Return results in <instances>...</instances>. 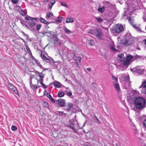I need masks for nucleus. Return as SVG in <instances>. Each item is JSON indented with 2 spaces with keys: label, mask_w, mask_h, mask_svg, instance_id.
I'll use <instances>...</instances> for the list:
<instances>
[{
  "label": "nucleus",
  "mask_w": 146,
  "mask_h": 146,
  "mask_svg": "<svg viewBox=\"0 0 146 146\" xmlns=\"http://www.w3.org/2000/svg\"><path fill=\"white\" fill-rule=\"evenodd\" d=\"M38 75L40 78L39 80H38L35 77V76H33L31 77L30 84L31 87L34 90L36 89L38 87V88L40 87V86L38 85L39 82L44 88H47V86L43 83V79L44 77V75L41 74V73H40Z\"/></svg>",
  "instance_id": "1"
},
{
  "label": "nucleus",
  "mask_w": 146,
  "mask_h": 146,
  "mask_svg": "<svg viewBox=\"0 0 146 146\" xmlns=\"http://www.w3.org/2000/svg\"><path fill=\"white\" fill-rule=\"evenodd\" d=\"M134 100L135 106L137 109L141 110L145 107L146 102L144 98L141 97H135Z\"/></svg>",
  "instance_id": "2"
},
{
  "label": "nucleus",
  "mask_w": 146,
  "mask_h": 146,
  "mask_svg": "<svg viewBox=\"0 0 146 146\" xmlns=\"http://www.w3.org/2000/svg\"><path fill=\"white\" fill-rule=\"evenodd\" d=\"M124 30V29L123 25L120 24H116L113 26L112 29V31L117 33H121Z\"/></svg>",
  "instance_id": "3"
},
{
  "label": "nucleus",
  "mask_w": 146,
  "mask_h": 146,
  "mask_svg": "<svg viewBox=\"0 0 146 146\" xmlns=\"http://www.w3.org/2000/svg\"><path fill=\"white\" fill-rule=\"evenodd\" d=\"M91 34L94 35L98 39L102 40L103 33L101 30L100 29H97L94 31V33H92Z\"/></svg>",
  "instance_id": "4"
},
{
  "label": "nucleus",
  "mask_w": 146,
  "mask_h": 146,
  "mask_svg": "<svg viewBox=\"0 0 146 146\" xmlns=\"http://www.w3.org/2000/svg\"><path fill=\"white\" fill-rule=\"evenodd\" d=\"M133 43V40L131 38H126L121 40V43L124 46H128L131 45Z\"/></svg>",
  "instance_id": "5"
},
{
  "label": "nucleus",
  "mask_w": 146,
  "mask_h": 146,
  "mask_svg": "<svg viewBox=\"0 0 146 146\" xmlns=\"http://www.w3.org/2000/svg\"><path fill=\"white\" fill-rule=\"evenodd\" d=\"M133 56L129 54H127L123 61V64L124 66H126L128 65L130 61L133 58Z\"/></svg>",
  "instance_id": "6"
},
{
  "label": "nucleus",
  "mask_w": 146,
  "mask_h": 146,
  "mask_svg": "<svg viewBox=\"0 0 146 146\" xmlns=\"http://www.w3.org/2000/svg\"><path fill=\"white\" fill-rule=\"evenodd\" d=\"M8 86L11 90L13 91L17 95L19 96L18 91L16 88L11 83L8 84Z\"/></svg>",
  "instance_id": "7"
},
{
  "label": "nucleus",
  "mask_w": 146,
  "mask_h": 146,
  "mask_svg": "<svg viewBox=\"0 0 146 146\" xmlns=\"http://www.w3.org/2000/svg\"><path fill=\"white\" fill-rule=\"evenodd\" d=\"M53 39L54 41V44H56L59 46H60L62 43V41L59 39L57 36L55 35H54L53 37Z\"/></svg>",
  "instance_id": "8"
},
{
  "label": "nucleus",
  "mask_w": 146,
  "mask_h": 146,
  "mask_svg": "<svg viewBox=\"0 0 146 146\" xmlns=\"http://www.w3.org/2000/svg\"><path fill=\"white\" fill-rule=\"evenodd\" d=\"M57 104L61 106L65 107V100H64L59 99L57 101Z\"/></svg>",
  "instance_id": "9"
},
{
  "label": "nucleus",
  "mask_w": 146,
  "mask_h": 146,
  "mask_svg": "<svg viewBox=\"0 0 146 146\" xmlns=\"http://www.w3.org/2000/svg\"><path fill=\"white\" fill-rule=\"evenodd\" d=\"M139 88H142L143 92L146 94V80L142 82V85L140 86Z\"/></svg>",
  "instance_id": "10"
},
{
  "label": "nucleus",
  "mask_w": 146,
  "mask_h": 146,
  "mask_svg": "<svg viewBox=\"0 0 146 146\" xmlns=\"http://www.w3.org/2000/svg\"><path fill=\"white\" fill-rule=\"evenodd\" d=\"M51 31H43L41 32H39L38 33V35L41 37H43L46 35L47 33H50Z\"/></svg>",
  "instance_id": "11"
},
{
  "label": "nucleus",
  "mask_w": 146,
  "mask_h": 146,
  "mask_svg": "<svg viewBox=\"0 0 146 146\" xmlns=\"http://www.w3.org/2000/svg\"><path fill=\"white\" fill-rule=\"evenodd\" d=\"M117 57L118 60L119 62H122L124 60V56L123 54H118L117 55Z\"/></svg>",
  "instance_id": "12"
},
{
  "label": "nucleus",
  "mask_w": 146,
  "mask_h": 146,
  "mask_svg": "<svg viewBox=\"0 0 146 146\" xmlns=\"http://www.w3.org/2000/svg\"><path fill=\"white\" fill-rule=\"evenodd\" d=\"M43 53H44V52H43L42 51H41L40 56L42 58L45 60H49L50 59L46 57Z\"/></svg>",
  "instance_id": "13"
},
{
  "label": "nucleus",
  "mask_w": 146,
  "mask_h": 146,
  "mask_svg": "<svg viewBox=\"0 0 146 146\" xmlns=\"http://www.w3.org/2000/svg\"><path fill=\"white\" fill-rule=\"evenodd\" d=\"M113 84L114 86V88H115L117 91L118 92L120 90V88L119 84L118 83V82H113Z\"/></svg>",
  "instance_id": "14"
},
{
  "label": "nucleus",
  "mask_w": 146,
  "mask_h": 146,
  "mask_svg": "<svg viewBox=\"0 0 146 146\" xmlns=\"http://www.w3.org/2000/svg\"><path fill=\"white\" fill-rule=\"evenodd\" d=\"M55 0H51L49 1L48 4V8L51 9L54 4L55 3Z\"/></svg>",
  "instance_id": "15"
},
{
  "label": "nucleus",
  "mask_w": 146,
  "mask_h": 146,
  "mask_svg": "<svg viewBox=\"0 0 146 146\" xmlns=\"http://www.w3.org/2000/svg\"><path fill=\"white\" fill-rule=\"evenodd\" d=\"M73 107V104L71 103L68 102L66 106V110L69 111Z\"/></svg>",
  "instance_id": "16"
},
{
  "label": "nucleus",
  "mask_w": 146,
  "mask_h": 146,
  "mask_svg": "<svg viewBox=\"0 0 146 146\" xmlns=\"http://www.w3.org/2000/svg\"><path fill=\"white\" fill-rule=\"evenodd\" d=\"M74 22V20L72 18L69 17L67 18L66 20V23H72Z\"/></svg>",
  "instance_id": "17"
},
{
  "label": "nucleus",
  "mask_w": 146,
  "mask_h": 146,
  "mask_svg": "<svg viewBox=\"0 0 146 146\" xmlns=\"http://www.w3.org/2000/svg\"><path fill=\"white\" fill-rule=\"evenodd\" d=\"M57 95L58 97H62L64 96V93L63 91H60L58 92Z\"/></svg>",
  "instance_id": "18"
},
{
  "label": "nucleus",
  "mask_w": 146,
  "mask_h": 146,
  "mask_svg": "<svg viewBox=\"0 0 146 146\" xmlns=\"http://www.w3.org/2000/svg\"><path fill=\"white\" fill-rule=\"evenodd\" d=\"M53 84L54 86L57 88H59L61 87L60 83L57 82L55 81L53 82Z\"/></svg>",
  "instance_id": "19"
},
{
  "label": "nucleus",
  "mask_w": 146,
  "mask_h": 146,
  "mask_svg": "<svg viewBox=\"0 0 146 146\" xmlns=\"http://www.w3.org/2000/svg\"><path fill=\"white\" fill-rule=\"evenodd\" d=\"M105 7L103 6L101 7H100L98 9V11L99 12L101 13H104L105 11Z\"/></svg>",
  "instance_id": "20"
},
{
  "label": "nucleus",
  "mask_w": 146,
  "mask_h": 146,
  "mask_svg": "<svg viewBox=\"0 0 146 146\" xmlns=\"http://www.w3.org/2000/svg\"><path fill=\"white\" fill-rule=\"evenodd\" d=\"M28 25L31 27H32L35 25V23L32 20H31L30 22H29Z\"/></svg>",
  "instance_id": "21"
},
{
  "label": "nucleus",
  "mask_w": 146,
  "mask_h": 146,
  "mask_svg": "<svg viewBox=\"0 0 146 146\" xmlns=\"http://www.w3.org/2000/svg\"><path fill=\"white\" fill-rule=\"evenodd\" d=\"M53 15L52 13L50 12H48L46 14V17L47 18H49L50 17L53 16Z\"/></svg>",
  "instance_id": "22"
},
{
  "label": "nucleus",
  "mask_w": 146,
  "mask_h": 146,
  "mask_svg": "<svg viewBox=\"0 0 146 146\" xmlns=\"http://www.w3.org/2000/svg\"><path fill=\"white\" fill-rule=\"evenodd\" d=\"M40 20L41 22L43 23L44 24H47L49 23H48V22L46 20H45L44 19L42 18V17L40 18Z\"/></svg>",
  "instance_id": "23"
},
{
  "label": "nucleus",
  "mask_w": 146,
  "mask_h": 146,
  "mask_svg": "<svg viewBox=\"0 0 146 146\" xmlns=\"http://www.w3.org/2000/svg\"><path fill=\"white\" fill-rule=\"evenodd\" d=\"M97 21L99 23L102 22L103 21V19L100 17H96Z\"/></svg>",
  "instance_id": "24"
},
{
  "label": "nucleus",
  "mask_w": 146,
  "mask_h": 146,
  "mask_svg": "<svg viewBox=\"0 0 146 146\" xmlns=\"http://www.w3.org/2000/svg\"><path fill=\"white\" fill-rule=\"evenodd\" d=\"M33 19H35V21H36L37 20L36 19H37V18H33L32 17H31L29 16H28V17H26L25 18V19L27 21H28L29 19H30L31 20H32Z\"/></svg>",
  "instance_id": "25"
},
{
  "label": "nucleus",
  "mask_w": 146,
  "mask_h": 146,
  "mask_svg": "<svg viewBox=\"0 0 146 146\" xmlns=\"http://www.w3.org/2000/svg\"><path fill=\"white\" fill-rule=\"evenodd\" d=\"M64 29L65 32L68 34H70L71 33V31L67 29L66 27H64Z\"/></svg>",
  "instance_id": "26"
},
{
  "label": "nucleus",
  "mask_w": 146,
  "mask_h": 146,
  "mask_svg": "<svg viewBox=\"0 0 146 146\" xmlns=\"http://www.w3.org/2000/svg\"><path fill=\"white\" fill-rule=\"evenodd\" d=\"M94 117L96 119V121H97V123L98 124H101L102 123L100 121V120L95 115H94Z\"/></svg>",
  "instance_id": "27"
},
{
  "label": "nucleus",
  "mask_w": 146,
  "mask_h": 146,
  "mask_svg": "<svg viewBox=\"0 0 146 146\" xmlns=\"http://www.w3.org/2000/svg\"><path fill=\"white\" fill-rule=\"evenodd\" d=\"M110 49L113 51L117 52L118 51V50L116 49L114 46H111L110 48Z\"/></svg>",
  "instance_id": "28"
},
{
  "label": "nucleus",
  "mask_w": 146,
  "mask_h": 146,
  "mask_svg": "<svg viewBox=\"0 0 146 146\" xmlns=\"http://www.w3.org/2000/svg\"><path fill=\"white\" fill-rule=\"evenodd\" d=\"M43 106L46 108H48V104L47 102H44L43 103Z\"/></svg>",
  "instance_id": "29"
},
{
  "label": "nucleus",
  "mask_w": 146,
  "mask_h": 146,
  "mask_svg": "<svg viewBox=\"0 0 146 146\" xmlns=\"http://www.w3.org/2000/svg\"><path fill=\"white\" fill-rule=\"evenodd\" d=\"M42 26V25L40 24L38 25L36 27V29L37 31H39V30L40 29L41 27Z\"/></svg>",
  "instance_id": "30"
},
{
  "label": "nucleus",
  "mask_w": 146,
  "mask_h": 146,
  "mask_svg": "<svg viewBox=\"0 0 146 146\" xmlns=\"http://www.w3.org/2000/svg\"><path fill=\"white\" fill-rule=\"evenodd\" d=\"M20 14L24 16L26 15V13L22 9L20 12H19Z\"/></svg>",
  "instance_id": "31"
},
{
  "label": "nucleus",
  "mask_w": 146,
  "mask_h": 146,
  "mask_svg": "<svg viewBox=\"0 0 146 146\" xmlns=\"http://www.w3.org/2000/svg\"><path fill=\"white\" fill-rule=\"evenodd\" d=\"M94 43V42L93 40H90L89 41V44L91 45H93Z\"/></svg>",
  "instance_id": "32"
},
{
  "label": "nucleus",
  "mask_w": 146,
  "mask_h": 146,
  "mask_svg": "<svg viewBox=\"0 0 146 146\" xmlns=\"http://www.w3.org/2000/svg\"><path fill=\"white\" fill-rule=\"evenodd\" d=\"M56 21L59 23H61L62 22L61 19L60 17H58L56 20Z\"/></svg>",
  "instance_id": "33"
},
{
  "label": "nucleus",
  "mask_w": 146,
  "mask_h": 146,
  "mask_svg": "<svg viewBox=\"0 0 146 146\" xmlns=\"http://www.w3.org/2000/svg\"><path fill=\"white\" fill-rule=\"evenodd\" d=\"M16 9L19 12H20L22 9L19 6H17L16 7Z\"/></svg>",
  "instance_id": "34"
},
{
  "label": "nucleus",
  "mask_w": 146,
  "mask_h": 146,
  "mask_svg": "<svg viewBox=\"0 0 146 146\" xmlns=\"http://www.w3.org/2000/svg\"><path fill=\"white\" fill-rule=\"evenodd\" d=\"M11 129L13 131H16L17 130V127L15 125H12Z\"/></svg>",
  "instance_id": "35"
},
{
  "label": "nucleus",
  "mask_w": 146,
  "mask_h": 146,
  "mask_svg": "<svg viewBox=\"0 0 146 146\" xmlns=\"http://www.w3.org/2000/svg\"><path fill=\"white\" fill-rule=\"evenodd\" d=\"M61 5L62 6L66 7H67L68 6L67 4L65 3L64 2H61Z\"/></svg>",
  "instance_id": "36"
},
{
  "label": "nucleus",
  "mask_w": 146,
  "mask_h": 146,
  "mask_svg": "<svg viewBox=\"0 0 146 146\" xmlns=\"http://www.w3.org/2000/svg\"><path fill=\"white\" fill-rule=\"evenodd\" d=\"M26 48L27 50V51L29 52V53L30 54H31V55H32V53H31V52L30 49H29V48L28 46H26Z\"/></svg>",
  "instance_id": "37"
},
{
  "label": "nucleus",
  "mask_w": 146,
  "mask_h": 146,
  "mask_svg": "<svg viewBox=\"0 0 146 146\" xmlns=\"http://www.w3.org/2000/svg\"><path fill=\"white\" fill-rule=\"evenodd\" d=\"M132 26L136 30H139V28L137 26H136V25L132 24Z\"/></svg>",
  "instance_id": "38"
},
{
  "label": "nucleus",
  "mask_w": 146,
  "mask_h": 146,
  "mask_svg": "<svg viewBox=\"0 0 146 146\" xmlns=\"http://www.w3.org/2000/svg\"><path fill=\"white\" fill-rule=\"evenodd\" d=\"M18 0H11V2L13 4H16L18 3Z\"/></svg>",
  "instance_id": "39"
},
{
  "label": "nucleus",
  "mask_w": 146,
  "mask_h": 146,
  "mask_svg": "<svg viewBox=\"0 0 146 146\" xmlns=\"http://www.w3.org/2000/svg\"><path fill=\"white\" fill-rule=\"evenodd\" d=\"M112 78L114 80H115V82H118V79L117 78L115 77L114 76L112 75Z\"/></svg>",
  "instance_id": "40"
},
{
  "label": "nucleus",
  "mask_w": 146,
  "mask_h": 146,
  "mask_svg": "<svg viewBox=\"0 0 146 146\" xmlns=\"http://www.w3.org/2000/svg\"><path fill=\"white\" fill-rule=\"evenodd\" d=\"M76 59H77L78 60V61L79 63H80L81 62L82 58L80 57L79 56L76 57Z\"/></svg>",
  "instance_id": "41"
},
{
  "label": "nucleus",
  "mask_w": 146,
  "mask_h": 146,
  "mask_svg": "<svg viewBox=\"0 0 146 146\" xmlns=\"http://www.w3.org/2000/svg\"><path fill=\"white\" fill-rule=\"evenodd\" d=\"M143 126L146 128V119L144 120L143 122Z\"/></svg>",
  "instance_id": "42"
},
{
  "label": "nucleus",
  "mask_w": 146,
  "mask_h": 146,
  "mask_svg": "<svg viewBox=\"0 0 146 146\" xmlns=\"http://www.w3.org/2000/svg\"><path fill=\"white\" fill-rule=\"evenodd\" d=\"M129 17H127V19H129V21L131 23H132V22H131V20L132 19V17H129Z\"/></svg>",
  "instance_id": "43"
},
{
  "label": "nucleus",
  "mask_w": 146,
  "mask_h": 146,
  "mask_svg": "<svg viewBox=\"0 0 146 146\" xmlns=\"http://www.w3.org/2000/svg\"><path fill=\"white\" fill-rule=\"evenodd\" d=\"M72 95V92H68L67 93V95L68 96H71Z\"/></svg>",
  "instance_id": "44"
},
{
  "label": "nucleus",
  "mask_w": 146,
  "mask_h": 146,
  "mask_svg": "<svg viewBox=\"0 0 146 146\" xmlns=\"http://www.w3.org/2000/svg\"><path fill=\"white\" fill-rule=\"evenodd\" d=\"M58 114L59 115H63V113L62 112L58 111Z\"/></svg>",
  "instance_id": "45"
},
{
  "label": "nucleus",
  "mask_w": 146,
  "mask_h": 146,
  "mask_svg": "<svg viewBox=\"0 0 146 146\" xmlns=\"http://www.w3.org/2000/svg\"><path fill=\"white\" fill-rule=\"evenodd\" d=\"M51 102H52L53 103H54L55 102V100L54 98H52L51 97L50 98V99Z\"/></svg>",
  "instance_id": "46"
},
{
  "label": "nucleus",
  "mask_w": 146,
  "mask_h": 146,
  "mask_svg": "<svg viewBox=\"0 0 146 146\" xmlns=\"http://www.w3.org/2000/svg\"><path fill=\"white\" fill-rule=\"evenodd\" d=\"M92 85L93 86V87L96 88V84L95 82H93L92 83Z\"/></svg>",
  "instance_id": "47"
},
{
  "label": "nucleus",
  "mask_w": 146,
  "mask_h": 146,
  "mask_svg": "<svg viewBox=\"0 0 146 146\" xmlns=\"http://www.w3.org/2000/svg\"><path fill=\"white\" fill-rule=\"evenodd\" d=\"M47 97L49 99H50V98L51 97V95L49 93H47Z\"/></svg>",
  "instance_id": "48"
},
{
  "label": "nucleus",
  "mask_w": 146,
  "mask_h": 146,
  "mask_svg": "<svg viewBox=\"0 0 146 146\" xmlns=\"http://www.w3.org/2000/svg\"><path fill=\"white\" fill-rule=\"evenodd\" d=\"M71 128L74 130V131L76 133H78V132L75 129V128L74 127H71Z\"/></svg>",
  "instance_id": "49"
},
{
  "label": "nucleus",
  "mask_w": 146,
  "mask_h": 146,
  "mask_svg": "<svg viewBox=\"0 0 146 146\" xmlns=\"http://www.w3.org/2000/svg\"><path fill=\"white\" fill-rule=\"evenodd\" d=\"M49 0H43V2L44 3H46Z\"/></svg>",
  "instance_id": "50"
},
{
  "label": "nucleus",
  "mask_w": 146,
  "mask_h": 146,
  "mask_svg": "<svg viewBox=\"0 0 146 146\" xmlns=\"http://www.w3.org/2000/svg\"><path fill=\"white\" fill-rule=\"evenodd\" d=\"M86 69L89 72H90L91 71V68H87Z\"/></svg>",
  "instance_id": "51"
},
{
  "label": "nucleus",
  "mask_w": 146,
  "mask_h": 146,
  "mask_svg": "<svg viewBox=\"0 0 146 146\" xmlns=\"http://www.w3.org/2000/svg\"><path fill=\"white\" fill-rule=\"evenodd\" d=\"M75 61L77 62V61H78L77 59H76V58L74 59Z\"/></svg>",
  "instance_id": "52"
},
{
  "label": "nucleus",
  "mask_w": 146,
  "mask_h": 146,
  "mask_svg": "<svg viewBox=\"0 0 146 146\" xmlns=\"http://www.w3.org/2000/svg\"><path fill=\"white\" fill-rule=\"evenodd\" d=\"M106 3H108V4H109V2L108 1H106Z\"/></svg>",
  "instance_id": "53"
},
{
  "label": "nucleus",
  "mask_w": 146,
  "mask_h": 146,
  "mask_svg": "<svg viewBox=\"0 0 146 146\" xmlns=\"http://www.w3.org/2000/svg\"><path fill=\"white\" fill-rule=\"evenodd\" d=\"M129 14H130V15H131V14H130V13H129Z\"/></svg>",
  "instance_id": "54"
}]
</instances>
